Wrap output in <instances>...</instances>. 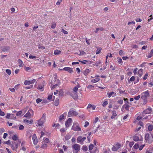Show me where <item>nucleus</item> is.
Wrapping results in <instances>:
<instances>
[{"instance_id": "ea45409f", "label": "nucleus", "mask_w": 153, "mask_h": 153, "mask_svg": "<svg viewBox=\"0 0 153 153\" xmlns=\"http://www.w3.org/2000/svg\"><path fill=\"white\" fill-rule=\"evenodd\" d=\"M10 119L16 120V117L13 114H11Z\"/></svg>"}, {"instance_id": "bf43d9fd", "label": "nucleus", "mask_w": 153, "mask_h": 153, "mask_svg": "<svg viewBox=\"0 0 153 153\" xmlns=\"http://www.w3.org/2000/svg\"><path fill=\"white\" fill-rule=\"evenodd\" d=\"M86 42L87 44L89 45L91 42V41L90 39H87V38H86Z\"/></svg>"}, {"instance_id": "79ce46f5", "label": "nucleus", "mask_w": 153, "mask_h": 153, "mask_svg": "<svg viewBox=\"0 0 153 153\" xmlns=\"http://www.w3.org/2000/svg\"><path fill=\"white\" fill-rule=\"evenodd\" d=\"M133 148L135 149H137L139 147V145L138 143H135L133 146Z\"/></svg>"}, {"instance_id": "5701e85b", "label": "nucleus", "mask_w": 153, "mask_h": 153, "mask_svg": "<svg viewBox=\"0 0 153 153\" xmlns=\"http://www.w3.org/2000/svg\"><path fill=\"white\" fill-rule=\"evenodd\" d=\"M43 131H41V137H43L44 135H48V134L45 131V129L44 128L43 129Z\"/></svg>"}, {"instance_id": "338daca9", "label": "nucleus", "mask_w": 153, "mask_h": 153, "mask_svg": "<svg viewBox=\"0 0 153 153\" xmlns=\"http://www.w3.org/2000/svg\"><path fill=\"white\" fill-rule=\"evenodd\" d=\"M135 77L134 76H131L130 79L129 80L131 82L135 80Z\"/></svg>"}, {"instance_id": "4c0bfd02", "label": "nucleus", "mask_w": 153, "mask_h": 153, "mask_svg": "<svg viewBox=\"0 0 153 153\" xmlns=\"http://www.w3.org/2000/svg\"><path fill=\"white\" fill-rule=\"evenodd\" d=\"M93 148H94L93 145L92 144H90L89 146V147H88V149H89V151H91L93 149ZM90 152L91 153L92 152H91L90 151Z\"/></svg>"}, {"instance_id": "0eeeda50", "label": "nucleus", "mask_w": 153, "mask_h": 153, "mask_svg": "<svg viewBox=\"0 0 153 153\" xmlns=\"http://www.w3.org/2000/svg\"><path fill=\"white\" fill-rule=\"evenodd\" d=\"M78 113L75 111L73 109H70L68 112V117H72L78 115Z\"/></svg>"}, {"instance_id": "cd10ccee", "label": "nucleus", "mask_w": 153, "mask_h": 153, "mask_svg": "<svg viewBox=\"0 0 153 153\" xmlns=\"http://www.w3.org/2000/svg\"><path fill=\"white\" fill-rule=\"evenodd\" d=\"M48 145L47 144L43 143L41 147V148L43 149H46L47 148Z\"/></svg>"}, {"instance_id": "052dcab7", "label": "nucleus", "mask_w": 153, "mask_h": 153, "mask_svg": "<svg viewBox=\"0 0 153 153\" xmlns=\"http://www.w3.org/2000/svg\"><path fill=\"white\" fill-rule=\"evenodd\" d=\"M148 74L146 73L145 75H144L143 77V79L144 80H146L147 79V77H148Z\"/></svg>"}, {"instance_id": "1a4fd4ad", "label": "nucleus", "mask_w": 153, "mask_h": 153, "mask_svg": "<svg viewBox=\"0 0 153 153\" xmlns=\"http://www.w3.org/2000/svg\"><path fill=\"white\" fill-rule=\"evenodd\" d=\"M86 139V138L85 137H82L81 136H79L77 138V142L81 144H83V142Z\"/></svg>"}, {"instance_id": "09e8293b", "label": "nucleus", "mask_w": 153, "mask_h": 153, "mask_svg": "<svg viewBox=\"0 0 153 153\" xmlns=\"http://www.w3.org/2000/svg\"><path fill=\"white\" fill-rule=\"evenodd\" d=\"M12 139L13 140H16L18 139V137L16 135H14L13 136Z\"/></svg>"}, {"instance_id": "4d7b16f0", "label": "nucleus", "mask_w": 153, "mask_h": 153, "mask_svg": "<svg viewBox=\"0 0 153 153\" xmlns=\"http://www.w3.org/2000/svg\"><path fill=\"white\" fill-rule=\"evenodd\" d=\"M149 17L150 18V19H149L148 20V22H150L151 20L153 19V15H151L149 16Z\"/></svg>"}, {"instance_id": "7ed1b4c3", "label": "nucleus", "mask_w": 153, "mask_h": 153, "mask_svg": "<svg viewBox=\"0 0 153 153\" xmlns=\"http://www.w3.org/2000/svg\"><path fill=\"white\" fill-rule=\"evenodd\" d=\"M74 131H79L81 130L79 124L76 122H74L71 128Z\"/></svg>"}, {"instance_id": "de8ad7c7", "label": "nucleus", "mask_w": 153, "mask_h": 153, "mask_svg": "<svg viewBox=\"0 0 153 153\" xmlns=\"http://www.w3.org/2000/svg\"><path fill=\"white\" fill-rule=\"evenodd\" d=\"M28 107L27 106L23 109L22 111L23 113H24L26 112V111L27 110Z\"/></svg>"}, {"instance_id": "8fccbe9b", "label": "nucleus", "mask_w": 153, "mask_h": 153, "mask_svg": "<svg viewBox=\"0 0 153 153\" xmlns=\"http://www.w3.org/2000/svg\"><path fill=\"white\" fill-rule=\"evenodd\" d=\"M29 57L30 59H35L36 58V56H33L30 54L29 55Z\"/></svg>"}, {"instance_id": "72a5a7b5", "label": "nucleus", "mask_w": 153, "mask_h": 153, "mask_svg": "<svg viewBox=\"0 0 153 153\" xmlns=\"http://www.w3.org/2000/svg\"><path fill=\"white\" fill-rule=\"evenodd\" d=\"M88 148L85 145L83 146L82 148V150H83L84 152H86L88 150Z\"/></svg>"}, {"instance_id": "f3484780", "label": "nucleus", "mask_w": 153, "mask_h": 153, "mask_svg": "<svg viewBox=\"0 0 153 153\" xmlns=\"http://www.w3.org/2000/svg\"><path fill=\"white\" fill-rule=\"evenodd\" d=\"M67 115V112H65L63 114L60 115L59 118V121H61L62 120H64L65 117H66Z\"/></svg>"}, {"instance_id": "9d476101", "label": "nucleus", "mask_w": 153, "mask_h": 153, "mask_svg": "<svg viewBox=\"0 0 153 153\" xmlns=\"http://www.w3.org/2000/svg\"><path fill=\"white\" fill-rule=\"evenodd\" d=\"M120 147V144L119 143H117L115 144L112 148V150L116 151Z\"/></svg>"}, {"instance_id": "a211bd4d", "label": "nucleus", "mask_w": 153, "mask_h": 153, "mask_svg": "<svg viewBox=\"0 0 153 153\" xmlns=\"http://www.w3.org/2000/svg\"><path fill=\"white\" fill-rule=\"evenodd\" d=\"M107 95H108V98H110L111 96L114 97L116 96V94L114 91H111L110 93L108 92Z\"/></svg>"}, {"instance_id": "49530a36", "label": "nucleus", "mask_w": 153, "mask_h": 153, "mask_svg": "<svg viewBox=\"0 0 153 153\" xmlns=\"http://www.w3.org/2000/svg\"><path fill=\"white\" fill-rule=\"evenodd\" d=\"M117 59L118 60V62L119 63H120L121 64H122V63H123L122 59L120 57H118Z\"/></svg>"}, {"instance_id": "423d86ee", "label": "nucleus", "mask_w": 153, "mask_h": 153, "mask_svg": "<svg viewBox=\"0 0 153 153\" xmlns=\"http://www.w3.org/2000/svg\"><path fill=\"white\" fill-rule=\"evenodd\" d=\"M133 140L135 142L142 141L143 140L142 136L140 135L136 134L133 137Z\"/></svg>"}, {"instance_id": "20e7f679", "label": "nucleus", "mask_w": 153, "mask_h": 153, "mask_svg": "<svg viewBox=\"0 0 153 153\" xmlns=\"http://www.w3.org/2000/svg\"><path fill=\"white\" fill-rule=\"evenodd\" d=\"M73 152L74 153H77L80 150V147L79 145L75 143L72 145Z\"/></svg>"}, {"instance_id": "f704fd0d", "label": "nucleus", "mask_w": 153, "mask_h": 153, "mask_svg": "<svg viewBox=\"0 0 153 153\" xmlns=\"http://www.w3.org/2000/svg\"><path fill=\"white\" fill-rule=\"evenodd\" d=\"M103 28L102 27L97 28L95 32L97 33L99 31H102L103 30Z\"/></svg>"}, {"instance_id": "473e14b6", "label": "nucleus", "mask_w": 153, "mask_h": 153, "mask_svg": "<svg viewBox=\"0 0 153 153\" xmlns=\"http://www.w3.org/2000/svg\"><path fill=\"white\" fill-rule=\"evenodd\" d=\"M118 90L119 91V93L120 94H124V92L125 91V90H122V88H120L118 89Z\"/></svg>"}, {"instance_id": "0e129e2a", "label": "nucleus", "mask_w": 153, "mask_h": 153, "mask_svg": "<svg viewBox=\"0 0 153 153\" xmlns=\"http://www.w3.org/2000/svg\"><path fill=\"white\" fill-rule=\"evenodd\" d=\"M22 111H20L17 112L16 115L17 116H19L21 114H22Z\"/></svg>"}, {"instance_id": "a18cd8bd", "label": "nucleus", "mask_w": 153, "mask_h": 153, "mask_svg": "<svg viewBox=\"0 0 153 153\" xmlns=\"http://www.w3.org/2000/svg\"><path fill=\"white\" fill-rule=\"evenodd\" d=\"M108 104V101L107 100L105 101L102 103V106L103 107H105Z\"/></svg>"}, {"instance_id": "f8f14e48", "label": "nucleus", "mask_w": 153, "mask_h": 153, "mask_svg": "<svg viewBox=\"0 0 153 153\" xmlns=\"http://www.w3.org/2000/svg\"><path fill=\"white\" fill-rule=\"evenodd\" d=\"M32 139L33 143L36 145L38 143V140L35 134H34L32 136Z\"/></svg>"}, {"instance_id": "4468645a", "label": "nucleus", "mask_w": 153, "mask_h": 153, "mask_svg": "<svg viewBox=\"0 0 153 153\" xmlns=\"http://www.w3.org/2000/svg\"><path fill=\"white\" fill-rule=\"evenodd\" d=\"M94 78H95L91 80V82L94 83H96L98 82L100 80V76L98 75H96Z\"/></svg>"}, {"instance_id": "f03ea898", "label": "nucleus", "mask_w": 153, "mask_h": 153, "mask_svg": "<svg viewBox=\"0 0 153 153\" xmlns=\"http://www.w3.org/2000/svg\"><path fill=\"white\" fill-rule=\"evenodd\" d=\"M153 141V136L151 134L146 133L145 137V142L148 144L151 143Z\"/></svg>"}, {"instance_id": "c85d7f7f", "label": "nucleus", "mask_w": 153, "mask_h": 153, "mask_svg": "<svg viewBox=\"0 0 153 153\" xmlns=\"http://www.w3.org/2000/svg\"><path fill=\"white\" fill-rule=\"evenodd\" d=\"M61 53V51L60 50H56L54 51V54L55 55H58Z\"/></svg>"}, {"instance_id": "2f4dec72", "label": "nucleus", "mask_w": 153, "mask_h": 153, "mask_svg": "<svg viewBox=\"0 0 153 153\" xmlns=\"http://www.w3.org/2000/svg\"><path fill=\"white\" fill-rule=\"evenodd\" d=\"M18 62L19 64V66L20 67L23 66V62L21 59H19L18 60Z\"/></svg>"}, {"instance_id": "603ef678", "label": "nucleus", "mask_w": 153, "mask_h": 153, "mask_svg": "<svg viewBox=\"0 0 153 153\" xmlns=\"http://www.w3.org/2000/svg\"><path fill=\"white\" fill-rule=\"evenodd\" d=\"M56 26V24L54 22H53L52 23V25L51 27L52 29H54L55 28Z\"/></svg>"}, {"instance_id": "13d9d810", "label": "nucleus", "mask_w": 153, "mask_h": 153, "mask_svg": "<svg viewBox=\"0 0 153 153\" xmlns=\"http://www.w3.org/2000/svg\"><path fill=\"white\" fill-rule=\"evenodd\" d=\"M29 81L30 82V84H31L34 83L36 81V80L35 79H33L32 80H29Z\"/></svg>"}, {"instance_id": "e433bc0d", "label": "nucleus", "mask_w": 153, "mask_h": 153, "mask_svg": "<svg viewBox=\"0 0 153 153\" xmlns=\"http://www.w3.org/2000/svg\"><path fill=\"white\" fill-rule=\"evenodd\" d=\"M25 123H28L29 124H31L33 123V120H24Z\"/></svg>"}, {"instance_id": "c03bdc74", "label": "nucleus", "mask_w": 153, "mask_h": 153, "mask_svg": "<svg viewBox=\"0 0 153 153\" xmlns=\"http://www.w3.org/2000/svg\"><path fill=\"white\" fill-rule=\"evenodd\" d=\"M30 82L29 81V80H27L25 81L24 82V84L25 85H30Z\"/></svg>"}, {"instance_id": "aec40b11", "label": "nucleus", "mask_w": 153, "mask_h": 153, "mask_svg": "<svg viewBox=\"0 0 153 153\" xmlns=\"http://www.w3.org/2000/svg\"><path fill=\"white\" fill-rule=\"evenodd\" d=\"M44 85L40 84L39 85L37 88V89L40 90L41 91H42L44 90Z\"/></svg>"}, {"instance_id": "c9c22d12", "label": "nucleus", "mask_w": 153, "mask_h": 153, "mask_svg": "<svg viewBox=\"0 0 153 153\" xmlns=\"http://www.w3.org/2000/svg\"><path fill=\"white\" fill-rule=\"evenodd\" d=\"M71 137V135L70 134H67L65 136V139L66 140H69L70 139Z\"/></svg>"}, {"instance_id": "774afa93", "label": "nucleus", "mask_w": 153, "mask_h": 153, "mask_svg": "<svg viewBox=\"0 0 153 153\" xmlns=\"http://www.w3.org/2000/svg\"><path fill=\"white\" fill-rule=\"evenodd\" d=\"M101 63V61L100 60H99V61L96 62V63H95V65L97 66H98L100 65V64Z\"/></svg>"}, {"instance_id": "58836bf2", "label": "nucleus", "mask_w": 153, "mask_h": 153, "mask_svg": "<svg viewBox=\"0 0 153 153\" xmlns=\"http://www.w3.org/2000/svg\"><path fill=\"white\" fill-rule=\"evenodd\" d=\"M101 50L102 48H97L96 51V54H99L100 53Z\"/></svg>"}, {"instance_id": "f257e3e1", "label": "nucleus", "mask_w": 153, "mask_h": 153, "mask_svg": "<svg viewBox=\"0 0 153 153\" xmlns=\"http://www.w3.org/2000/svg\"><path fill=\"white\" fill-rule=\"evenodd\" d=\"M46 114L44 113L43 114L41 118L36 121V123L37 124L36 125V126H37L39 127L42 126L43 125L44 123L46 121Z\"/></svg>"}, {"instance_id": "6e6552de", "label": "nucleus", "mask_w": 153, "mask_h": 153, "mask_svg": "<svg viewBox=\"0 0 153 153\" xmlns=\"http://www.w3.org/2000/svg\"><path fill=\"white\" fill-rule=\"evenodd\" d=\"M33 111L32 109H29L27 113L24 115V117L29 118L33 116Z\"/></svg>"}, {"instance_id": "412c9836", "label": "nucleus", "mask_w": 153, "mask_h": 153, "mask_svg": "<svg viewBox=\"0 0 153 153\" xmlns=\"http://www.w3.org/2000/svg\"><path fill=\"white\" fill-rule=\"evenodd\" d=\"M90 72V70L89 69H86L83 71V74L85 76L88 75V73Z\"/></svg>"}, {"instance_id": "39448f33", "label": "nucleus", "mask_w": 153, "mask_h": 153, "mask_svg": "<svg viewBox=\"0 0 153 153\" xmlns=\"http://www.w3.org/2000/svg\"><path fill=\"white\" fill-rule=\"evenodd\" d=\"M149 96V91L148 90L141 94V98L143 100L146 101L148 97Z\"/></svg>"}, {"instance_id": "6e6d98bb", "label": "nucleus", "mask_w": 153, "mask_h": 153, "mask_svg": "<svg viewBox=\"0 0 153 153\" xmlns=\"http://www.w3.org/2000/svg\"><path fill=\"white\" fill-rule=\"evenodd\" d=\"M19 130H23L24 128V126L22 125H20L19 126Z\"/></svg>"}, {"instance_id": "9b49d317", "label": "nucleus", "mask_w": 153, "mask_h": 153, "mask_svg": "<svg viewBox=\"0 0 153 153\" xmlns=\"http://www.w3.org/2000/svg\"><path fill=\"white\" fill-rule=\"evenodd\" d=\"M55 85H53L51 87V90L55 88L57 86L59 85H60V82L59 79H56L55 81Z\"/></svg>"}, {"instance_id": "4be33fe9", "label": "nucleus", "mask_w": 153, "mask_h": 153, "mask_svg": "<svg viewBox=\"0 0 153 153\" xmlns=\"http://www.w3.org/2000/svg\"><path fill=\"white\" fill-rule=\"evenodd\" d=\"M143 74V70L142 69H140L137 72L138 75L139 77H141Z\"/></svg>"}, {"instance_id": "a878e982", "label": "nucleus", "mask_w": 153, "mask_h": 153, "mask_svg": "<svg viewBox=\"0 0 153 153\" xmlns=\"http://www.w3.org/2000/svg\"><path fill=\"white\" fill-rule=\"evenodd\" d=\"M153 56V49H152L146 56L148 58L151 57Z\"/></svg>"}, {"instance_id": "2eb2a0df", "label": "nucleus", "mask_w": 153, "mask_h": 153, "mask_svg": "<svg viewBox=\"0 0 153 153\" xmlns=\"http://www.w3.org/2000/svg\"><path fill=\"white\" fill-rule=\"evenodd\" d=\"M72 122V119L71 118H69L67 121L65 122V125L66 127H68L71 125Z\"/></svg>"}, {"instance_id": "37998d69", "label": "nucleus", "mask_w": 153, "mask_h": 153, "mask_svg": "<svg viewBox=\"0 0 153 153\" xmlns=\"http://www.w3.org/2000/svg\"><path fill=\"white\" fill-rule=\"evenodd\" d=\"M52 94H49L48 96V99L49 100H51V101H53L54 99L52 100Z\"/></svg>"}, {"instance_id": "a19ab883", "label": "nucleus", "mask_w": 153, "mask_h": 153, "mask_svg": "<svg viewBox=\"0 0 153 153\" xmlns=\"http://www.w3.org/2000/svg\"><path fill=\"white\" fill-rule=\"evenodd\" d=\"M153 128V126L152 125H149L148 126V129L150 131H151Z\"/></svg>"}, {"instance_id": "864d4df0", "label": "nucleus", "mask_w": 153, "mask_h": 153, "mask_svg": "<svg viewBox=\"0 0 153 153\" xmlns=\"http://www.w3.org/2000/svg\"><path fill=\"white\" fill-rule=\"evenodd\" d=\"M117 103L120 105H122L123 103V100L122 99L119 100L117 101Z\"/></svg>"}, {"instance_id": "6ab92c4d", "label": "nucleus", "mask_w": 153, "mask_h": 153, "mask_svg": "<svg viewBox=\"0 0 153 153\" xmlns=\"http://www.w3.org/2000/svg\"><path fill=\"white\" fill-rule=\"evenodd\" d=\"M11 148L13 150H16L18 148V144L16 142H13Z\"/></svg>"}, {"instance_id": "7c9ffc66", "label": "nucleus", "mask_w": 153, "mask_h": 153, "mask_svg": "<svg viewBox=\"0 0 153 153\" xmlns=\"http://www.w3.org/2000/svg\"><path fill=\"white\" fill-rule=\"evenodd\" d=\"M59 100L58 99L56 98L54 102V105L56 106H57L59 104Z\"/></svg>"}, {"instance_id": "b1692460", "label": "nucleus", "mask_w": 153, "mask_h": 153, "mask_svg": "<svg viewBox=\"0 0 153 153\" xmlns=\"http://www.w3.org/2000/svg\"><path fill=\"white\" fill-rule=\"evenodd\" d=\"M152 110L151 108H148L144 111V113L146 114H149L151 113Z\"/></svg>"}, {"instance_id": "3c124183", "label": "nucleus", "mask_w": 153, "mask_h": 153, "mask_svg": "<svg viewBox=\"0 0 153 153\" xmlns=\"http://www.w3.org/2000/svg\"><path fill=\"white\" fill-rule=\"evenodd\" d=\"M123 107H125V109L126 110H128L129 108V105L128 104H126L124 105L123 106Z\"/></svg>"}, {"instance_id": "bb28decb", "label": "nucleus", "mask_w": 153, "mask_h": 153, "mask_svg": "<svg viewBox=\"0 0 153 153\" xmlns=\"http://www.w3.org/2000/svg\"><path fill=\"white\" fill-rule=\"evenodd\" d=\"M50 142L49 140L47 138L44 137L43 138V143H45L47 144Z\"/></svg>"}, {"instance_id": "dca6fc26", "label": "nucleus", "mask_w": 153, "mask_h": 153, "mask_svg": "<svg viewBox=\"0 0 153 153\" xmlns=\"http://www.w3.org/2000/svg\"><path fill=\"white\" fill-rule=\"evenodd\" d=\"M63 70L67 71L70 73H72L73 72V69L71 68L65 67L63 68Z\"/></svg>"}, {"instance_id": "c756f323", "label": "nucleus", "mask_w": 153, "mask_h": 153, "mask_svg": "<svg viewBox=\"0 0 153 153\" xmlns=\"http://www.w3.org/2000/svg\"><path fill=\"white\" fill-rule=\"evenodd\" d=\"M80 87V86L79 85H77L74 88L73 91L75 92H76L78 90V88Z\"/></svg>"}, {"instance_id": "393cba45", "label": "nucleus", "mask_w": 153, "mask_h": 153, "mask_svg": "<svg viewBox=\"0 0 153 153\" xmlns=\"http://www.w3.org/2000/svg\"><path fill=\"white\" fill-rule=\"evenodd\" d=\"M112 115L111 117V119H114L117 116V114L116 112L115 111H112Z\"/></svg>"}, {"instance_id": "5fc2aeb1", "label": "nucleus", "mask_w": 153, "mask_h": 153, "mask_svg": "<svg viewBox=\"0 0 153 153\" xmlns=\"http://www.w3.org/2000/svg\"><path fill=\"white\" fill-rule=\"evenodd\" d=\"M6 72L9 75H10L11 73V71L9 69H6Z\"/></svg>"}, {"instance_id": "ddd939ff", "label": "nucleus", "mask_w": 153, "mask_h": 153, "mask_svg": "<svg viewBox=\"0 0 153 153\" xmlns=\"http://www.w3.org/2000/svg\"><path fill=\"white\" fill-rule=\"evenodd\" d=\"M87 109L89 112H91L90 109L91 108L93 110H94L96 108V106L94 105H92L91 104H89L87 107Z\"/></svg>"}, {"instance_id": "e2e57ef3", "label": "nucleus", "mask_w": 153, "mask_h": 153, "mask_svg": "<svg viewBox=\"0 0 153 153\" xmlns=\"http://www.w3.org/2000/svg\"><path fill=\"white\" fill-rule=\"evenodd\" d=\"M134 143L133 141H132V142H130L129 144V147L130 148H131L132 146L134 144Z\"/></svg>"}, {"instance_id": "69168bd1", "label": "nucleus", "mask_w": 153, "mask_h": 153, "mask_svg": "<svg viewBox=\"0 0 153 153\" xmlns=\"http://www.w3.org/2000/svg\"><path fill=\"white\" fill-rule=\"evenodd\" d=\"M145 146V144H143V145H141V146H140V147H139V149L140 150H142L144 148V147Z\"/></svg>"}, {"instance_id": "680f3d73", "label": "nucleus", "mask_w": 153, "mask_h": 153, "mask_svg": "<svg viewBox=\"0 0 153 153\" xmlns=\"http://www.w3.org/2000/svg\"><path fill=\"white\" fill-rule=\"evenodd\" d=\"M85 54V53L83 51H80V53L79 54V55L82 56L84 55Z\"/></svg>"}]
</instances>
